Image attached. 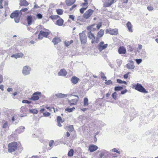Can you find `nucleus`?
I'll return each mask as SVG.
<instances>
[{
  "mask_svg": "<svg viewBox=\"0 0 158 158\" xmlns=\"http://www.w3.org/2000/svg\"><path fill=\"white\" fill-rule=\"evenodd\" d=\"M8 150L9 152L12 153L15 151L17 148V143L14 142L10 143L8 146Z\"/></svg>",
  "mask_w": 158,
  "mask_h": 158,
  "instance_id": "obj_1",
  "label": "nucleus"
},
{
  "mask_svg": "<svg viewBox=\"0 0 158 158\" xmlns=\"http://www.w3.org/2000/svg\"><path fill=\"white\" fill-rule=\"evenodd\" d=\"M133 88L135 90L142 93H147L148 92L142 85L139 83H137L136 85H133Z\"/></svg>",
  "mask_w": 158,
  "mask_h": 158,
  "instance_id": "obj_2",
  "label": "nucleus"
},
{
  "mask_svg": "<svg viewBox=\"0 0 158 158\" xmlns=\"http://www.w3.org/2000/svg\"><path fill=\"white\" fill-rule=\"evenodd\" d=\"M80 40L81 44H84L87 42V37L84 31L80 33L79 34Z\"/></svg>",
  "mask_w": 158,
  "mask_h": 158,
  "instance_id": "obj_3",
  "label": "nucleus"
},
{
  "mask_svg": "<svg viewBox=\"0 0 158 158\" xmlns=\"http://www.w3.org/2000/svg\"><path fill=\"white\" fill-rule=\"evenodd\" d=\"M103 41L101 42L98 46V48L99 51L100 52H102L103 50L106 49L108 46L107 44H104Z\"/></svg>",
  "mask_w": 158,
  "mask_h": 158,
  "instance_id": "obj_4",
  "label": "nucleus"
},
{
  "mask_svg": "<svg viewBox=\"0 0 158 158\" xmlns=\"http://www.w3.org/2000/svg\"><path fill=\"white\" fill-rule=\"evenodd\" d=\"M31 70V69L28 66H25L23 68L22 73L24 75H28L30 74Z\"/></svg>",
  "mask_w": 158,
  "mask_h": 158,
  "instance_id": "obj_5",
  "label": "nucleus"
},
{
  "mask_svg": "<svg viewBox=\"0 0 158 158\" xmlns=\"http://www.w3.org/2000/svg\"><path fill=\"white\" fill-rule=\"evenodd\" d=\"M94 10L91 9H89L83 14V16L86 19H87L91 16Z\"/></svg>",
  "mask_w": 158,
  "mask_h": 158,
  "instance_id": "obj_6",
  "label": "nucleus"
},
{
  "mask_svg": "<svg viewBox=\"0 0 158 158\" xmlns=\"http://www.w3.org/2000/svg\"><path fill=\"white\" fill-rule=\"evenodd\" d=\"M22 14L21 11L19 10H16L15 12L12 13L10 15L11 18H14L21 16Z\"/></svg>",
  "mask_w": 158,
  "mask_h": 158,
  "instance_id": "obj_7",
  "label": "nucleus"
},
{
  "mask_svg": "<svg viewBox=\"0 0 158 158\" xmlns=\"http://www.w3.org/2000/svg\"><path fill=\"white\" fill-rule=\"evenodd\" d=\"M41 93L40 92H36L34 93L32 96L31 98L30 99L33 100H37L39 99L38 95H40Z\"/></svg>",
  "mask_w": 158,
  "mask_h": 158,
  "instance_id": "obj_8",
  "label": "nucleus"
},
{
  "mask_svg": "<svg viewBox=\"0 0 158 158\" xmlns=\"http://www.w3.org/2000/svg\"><path fill=\"white\" fill-rule=\"evenodd\" d=\"M108 31L109 33L112 35H116L118 33V29H109Z\"/></svg>",
  "mask_w": 158,
  "mask_h": 158,
  "instance_id": "obj_9",
  "label": "nucleus"
},
{
  "mask_svg": "<svg viewBox=\"0 0 158 158\" xmlns=\"http://www.w3.org/2000/svg\"><path fill=\"white\" fill-rule=\"evenodd\" d=\"M115 0H106L105 3V6L106 7H109L114 2Z\"/></svg>",
  "mask_w": 158,
  "mask_h": 158,
  "instance_id": "obj_10",
  "label": "nucleus"
},
{
  "mask_svg": "<svg viewBox=\"0 0 158 158\" xmlns=\"http://www.w3.org/2000/svg\"><path fill=\"white\" fill-rule=\"evenodd\" d=\"M118 52L119 54H125L126 52V48L123 47H120L118 48Z\"/></svg>",
  "mask_w": 158,
  "mask_h": 158,
  "instance_id": "obj_11",
  "label": "nucleus"
},
{
  "mask_svg": "<svg viewBox=\"0 0 158 158\" xmlns=\"http://www.w3.org/2000/svg\"><path fill=\"white\" fill-rule=\"evenodd\" d=\"M98 148V147L94 145H91L89 147V150L90 152H93Z\"/></svg>",
  "mask_w": 158,
  "mask_h": 158,
  "instance_id": "obj_12",
  "label": "nucleus"
},
{
  "mask_svg": "<svg viewBox=\"0 0 158 158\" xmlns=\"http://www.w3.org/2000/svg\"><path fill=\"white\" fill-rule=\"evenodd\" d=\"M67 72L64 69H62L60 70V72L58 73V75L59 76H65L66 75Z\"/></svg>",
  "mask_w": 158,
  "mask_h": 158,
  "instance_id": "obj_13",
  "label": "nucleus"
},
{
  "mask_svg": "<svg viewBox=\"0 0 158 158\" xmlns=\"http://www.w3.org/2000/svg\"><path fill=\"white\" fill-rule=\"evenodd\" d=\"M61 41V40L60 38L56 37L54 38L52 40V42L54 43V45L57 44Z\"/></svg>",
  "mask_w": 158,
  "mask_h": 158,
  "instance_id": "obj_14",
  "label": "nucleus"
},
{
  "mask_svg": "<svg viewBox=\"0 0 158 158\" xmlns=\"http://www.w3.org/2000/svg\"><path fill=\"white\" fill-rule=\"evenodd\" d=\"M79 79L76 76H73L71 79V81L74 84H77L78 81Z\"/></svg>",
  "mask_w": 158,
  "mask_h": 158,
  "instance_id": "obj_15",
  "label": "nucleus"
},
{
  "mask_svg": "<svg viewBox=\"0 0 158 158\" xmlns=\"http://www.w3.org/2000/svg\"><path fill=\"white\" fill-rule=\"evenodd\" d=\"M28 4V3L26 0H21L19 3V5L21 6H27Z\"/></svg>",
  "mask_w": 158,
  "mask_h": 158,
  "instance_id": "obj_16",
  "label": "nucleus"
},
{
  "mask_svg": "<svg viewBox=\"0 0 158 158\" xmlns=\"http://www.w3.org/2000/svg\"><path fill=\"white\" fill-rule=\"evenodd\" d=\"M126 25L129 31L133 32V30L132 29V26L131 23L130 22H128L127 23Z\"/></svg>",
  "mask_w": 158,
  "mask_h": 158,
  "instance_id": "obj_17",
  "label": "nucleus"
},
{
  "mask_svg": "<svg viewBox=\"0 0 158 158\" xmlns=\"http://www.w3.org/2000/svg\"><path fill=\"white\" fill-rule=\"evenodd\" d=\"M25 127L24 126H20L19 128L17 129L16 131L19 133H21L23 132L24 130Z\"/></svg>",
  "mask_w": 158,
  "mask_h": 158,
  "instance_id": "obj_18",
  "label": "nucleus"
},
{
  "mask_svg": "<svg viewBox=\"0 0 158 158\" xmlns=\"http://www.w3.org/2000/svg\"><path fill=\"white\" fill-rule=\"evenodd\" d=\"M76 0H66L65 2L66 5L68 6H70L74 3Z\"/></svg>",
  "mask_w": 158,
  "mask_h": 158,
  "instance_id": "obj_19",
  "label": "nucleus"
},
{
  "mask_svg": "<svg viewBox=\"0 0 158 158\" xmlns=\"http://www.w3.org/2000/svg\"><path fill=\"white\" fill-rule=\"evenodd\" d=\"M56 96L58 98H62L67 96V94H63L61 93L57 94H55Z\"/></svg>",
  "mask_w": 158,
  "mask_h": 158,
  "instance_id": "obj_20",
  "label": "nucleus"
},
{
  "mask_svg": "<svg viewBox=\"0 0 158 158\" xmlns=\"http://www.w3.org/2000/svg\"><path fill=\"white\" fill-rule=\"evenodd\" d=\"M87 35L88 37L90 39L95 40V36H94V34L91 33L90 31L88 32Z\"/></svg>",
  "mask_w": 158,
  "mask_h": 158,
  "instance_id": "obj_21",
  "label": "nucleus"
},
{
  "mask_svg": "<svg viewBox=\"0 0 158 158\" xmlns=\"http://www.w3.org/2000/svg\"><path fill=\"white\" fill-rule=\"evenodd\" d=\"M23 55L22 53H17L12 55L11 56L12 57H15L16 59L18 58L22 57L23 56Z\"/></svg>",
  "mask_w": 158,
  "mask_h": 158,
  "instance_id": "obj_22",
  "label": "nucleus"
},
{
  "mask_svg": "<svg viewBox=\"0 0 158 158\" xmlns=\"http://www.w3.org/2000/svg\"><path fill=\"white\" fill-rule=\"evenodd\" d=\"M27 23L29 25H31L32 24V19L31 15L27 16Z\"/></svg>",
  "mask_w": 158,
  "mask_h": 158,
  "instance_id": "obj_23",
  "label": "nucleus"
},
{
  "mask_svg": "<svg viewBox=\"0 0 158 158\" xmlns=\"http://www.w3.org/2000/svg\"><path fill=\"white\" fill-rule=\"evenodd\" d=\"M40 35H41L42 36H44L45 37H47L49 35V33L48 32H45L42 31H41L40 32Z\"/></svg>",
  "mask_w": 158,
  "mask_h": 158,
  "instance_id": "obj_24",
  "label": "nucleus"
},
{
  "mask_svg": "<svg viewBox=\"0 0 158 158\" xmlns=\"http://www.w3.org/2000/svg\"><path fill=\"white\" fill-rule=\"evenodd\" d=\"M64 23V21L62 19H60L57 20L56 22V24L59 26H61Z\"/></svg>",
  "mask_w": 158,
  "mask_h": 158,
  "instance_id": "obj_25",
  "label": "nucleus"
},
{
  "mask_svg": "<svg viewBox=\"0 0 158 158\" xmlns=\"http://www.w3.org/2000/svg\"><path fill=\"white\" fill-rule=\"evenodd\" d=\"M104 34V31L103 30L101 29L98 33L97 36L98 37H101Z\"/></svg>",
  "mask_w": 158,
  "mask_h": 158,
  "instance_id": "obj_26",
  "label": "nucleus"
},
{
  "mask_svg": "<svg viewBox=\"0 0 158 158\" xmlns=\"http://www.w3.org/2000/svg\"><path fill=\"white\" fill-rule=\"evenodd\" d=\"M76 96L77 97V98L73 99H72L71 100H68L69 102H74L75 103H77V102L78 101V96Z\"/></svg>",
  "mask_w": 158,
  "mask_h": 158,
  "instance_id": "obj_27",
  "label": "nucleus"
},
{
  "mask_svg": "<svg viewBox=\"0 0 158 158\" xmlns=\"http://www.w3.org/2000/svg\"><path fill=\"white\" fill-rule=\"evenodd\" d=\"M127 68L128 69H132L134 68L135 66L134 65V64H127Z\"/></svg>",
  "mask_w": 158,
  "mask_h": 158,
  "instance_id": "obj_28",
  "label": "nucleus"
},
{
  "mask_svg": "<svg viewBox=\"0 0 158 158\" xmlns=\"http://www.w3.org/2000/svg\"><path fill=\"white\" fill-rule=\"evenodd\" d=\"M88 99L86 98H85L84 99V106H86L88 105Z\"/></svg>",
  "mask_w": 158,
  "mask_h": 158,
  "instance_id": "obj_29",
  "label": "nucleus"
},
{
  "mask_svg": "<svg viewBox=\"0 0 158 158\" xmlns=\"http://www.w3.org/2000/svg\"><path fill=\"white\" fill-rule=\"evenodd\" d=\"M56 12L58 15H61L63 13V10L62 9H56Z\"/></svg>",
  "mask_w": 158,
  "mask_h": 158,
  "instance_id": "obj_30",
  "label": "nucleus"
},
{
  "mask_svg": "<svg viewBox=\"0 0 158 158\" xmlns=\"http://www.w3.org/2000/svg\"><path fill=\"white\" fill-rule=\"evenodd\" d=\"M74 151L73 149H71L68 152V155L69 156H73Z\"/></svg>",
  "mask_w": 158,
  "mask_h": 158,
  "instance_id": "obj_31",
  "label": "nucleus"
},
{
  "mask_svg": "<svg viewBox=\"0 0 158 158\" xmlns=\"http://www.w3.org/2000/svg\"><path fill=\"white\" fill-rule=\"evenodd\" d=\"M123 87L122 86H117L114 87V90L115 91H119L122 90Z\"/></svg>",
  "mask_w": 158,
  "mask_h": 158,
  "instance_id": "obj_32",
  "label": "nucleus"
},
{
  "mask_svg": "<svg viewBox=\"0 0 158 158\" xmlns=\"http://www.w3.org/2000/svg\"><path fill=\"white\" fill-rule=\"evenodd\" d=\"M75 108L74 107H73L70 108H67L65 109V110L69 112H72L74 109Z\"/></svg>",
  "mask_w": 158,
  "mask_h": 158,
  "instance_id": "obj_33",
  "label": "nucleus"
},
{
  "mask_svg": "<svg viewBox=\"0 0 158 158\" xmlns=\"http://www.w3.org/2000/svg\"><path fill=\"white\" fill-rule=\"evenodd\" d=\"M60 17V16L58 15H54L51 16L50 18L52 19H57Z\"/></svg>",
  "mask_w": 158,
  "mask_h": 158,
  "instance_id": "obj_34",
  "label": "nucleus"
},
{
  "mask_svg": "<svg viewBox=\"0 0 158 158\" xmlns=\"http://www.w3.org/2000/svg\"><path fill=\"white\" fill-rule=\"evenodd\" d=\"M117 94V93L116 92H114L112 94V97L115 100L116 99Z\"/></svg>",
  "mask_w": 158,
  "mask_h": 158,
  "instance_id": "obj_35",
  "label": "nucleus"
},
{
  "mask_svg": "<svg viewBox=\"0 0 158 158\" xmlns=\"http://www.w3.org/2000/svg\"><path fill=\"white\" fill-rule=\"evenodd\" d=\"M36 17L38 19H40L42 18L43 15L41 14L38 13L36 15Z\"/></svg>",
  "mask_w": 158,
  "mask_h": 158,
  "instance_id": "obj_36",
  "label": "nucleus"
},
{
  "mask_svg": "<svg viewBox=\"0 0 158 158\" xmlns=\"http://www.w3.org/2000/svg\"><path fill=\"white\" fill-rule=\"evenodd\" d=\"M30 112L31 113H33L34 114H37L38 113V111L37 110L35 109H33V110H29Z\"/></svg>",
  "mask_w": 158,
  "mask_h": 158,
  "instance_id": "obj_37",
  "label": "nucleus"
},
{
  "mask_svg": "<svg viewBox=\"0 0 158 158\" xmlns=\"http://www.w3.org/2000/svg\"><path fill=\"white\" fill-rule=\"evenodd\" d=\"M20 16L14 18V20L15 23H18L19 21Z\"/></svg>",
  "mask_w": 158,
  "mask_h": 158,
  "instance_id": "obj_38",
  "label": "nucleus"
},
{
  "mask_svg": "<svg viewBox=\"0 0 158 158\" xmlns=\"http://www.w3.org/2000/svg\"><path fill=\"white\" fill-rule=\"evenodd\" d=\"M87 9V8L82 7L80 10V13L81 14H83L84 13V11L85 10Z\"/></svg>",
  "mask_w": 158,
  "mask_h": 158,
  "instance_id": "obj_39",
  "label": "nucleus"
},
{
  "mask_svg": "<svg viewBox=\"0 0 158 158\" xmlns=\"http://www.w3.org/2000/svg\"><path fill=\"white\" fill-rule=\"evenodd\" d=\"M105 83L107 85H109L110 84L112 83V82L111 80H109L108 81H107V80H106L105 81Z\"/></svg>",
  "mask_w": 158,
  "mask_h": 158,
  "instance_id": "obj_40",
  "label": "nucleus"
},
{
  "mask_svg": "<svg viewBox=\"0 0 158 158\" xmlns=\"http://www.w3.org/2000/svg\"><path fill=\"white\" fill-rule=\"evenodd\" d=\"M22 103H27V104H30L31 103V102L27 100H23L22 101Z\"/></svg>",
  "mask_w": 158,
  "mask_h": 158,
  "instance_id": "obj_41",
  "label": "nucleus"
},
{
  "mask_svg": "<svg viewBox=\"0 0 158 158\" xmlns=\"http://www.w3.org/2000/svg\"><path fill=\"white\" fill-rule=\"evenodd\" d=\"M64 44H65V45L67 47L69 46L70 44V42H69V41H65V42Z\"/></svg>",
  "mask_w": 158,
  "mask_h": 158,
  "instance_id": "obj_42",
  "label": "nucleus"
},
{
  "mask_svg": "<svg viewBox=\"0 0 158 158\" xmlns=\"http://www.w3.org/2000/svg\"><path fill=\"white\" fill-rule=\"evenodd\" d=\"M8 126V124L7 122H5L2 126V128H6Z\"/></svg>",
  "mask_w": 158,
  "mask_h": 158,
  "instance_id": "obj_43",
  "label": "nucleus"
},
{
  "mask_svg": "<svg viewBox=\"0 0 158 158\" xmlns=\"http://www.w3.org/2000/svg\"><path fill=\"white\" fill-rule=\"evenodd\" d=\"M25 109H26V108H25V107H24V106L20 108V109H21L20 111H21V112L22 113V112H25Z\"/></svg>",
  "mask_w": 158,
  "mask_h": 158,
  "instance_id": "obj_44",
  "label": "nucleus"
},
{
  "mask_svg": "<svg viewBox=\"0 0 158 158\" xmlns=\"http://www.w3.org/2000/svg\"><path fill=\"white\" fill-rule=\"evenodd\" d=\"M147 8L148 10L149 11H152L154 9L153 7L152 6H148L147 7Z\"/></svg>",
  "mask_w": 158,
  "mask_h": 158,
  "instance_id": "obj_45",
  "label": "nucleus"
},
{
  "mask_svg": "<svg viewBox=\"0 0 158 158\" xmlns=\"http://www.w3.org/2000/svg\"><path fill=\"white\" fill-rule=\"evenodd\" d=\"M43 114L45 116H48L50 115V114L48 112H46L43 113Z\"/></svg>",
  "mask_w": 158,
  "mask_h": 158,
  "instance_id": "obj_46",
  "label": "nucleus"
},
{
  "mask_svg": "<svg viewBox=\"0 0 158 158\" xmlns=\"http://www.w3.org/2000/svg\"><path fill=\"white\" fill-rule=\"evenodd\" d=\"M101 77L102 78L106 79V77L105 76L103 72H101Z\"/></svg>",
  "mask_w": 158,
  "mask_h": 158,
  "instance_id": "obj_47",
  "label": "nucleus"
},
{
  "mask_svg": "<svg viewBox=\"0 0 158 158\" xmlns=\"http://www.w3.org/2000/svg\"><path fill=\"white\" fill-rule=\"evenodd\" d=\"M54 143V141L53 140H51L49 142V145L50 147H51Z\"/></svg>",
  "mask_w": 158,
  "mask_h": 158,
  "instance_id": "obj_48",
  "label": "nucleus"
},
{
  "mask_svg": "<svg viewBox=\"0 0 158 158\" xmlns=\"http://www.w3.org/2000/svg\"><path fill=\"white\" fill-rule=\"evenodd\" d=\"M28 8H24L20 10L19 11H21H21H23L24 12H26L28 10Z\"/></svg>",
  "mask_w": 158,
  "mask_h": 158,
  "instance_id": "obj_49",
  "label": "nucleus"
},
{
  "mask_svg": "<svg viewBox=\"0 0 158 158\" xmlns=\"http://www.w3.org/2000/svg\"><path fill=\"white\" fill-rule=\"evenodd\" d=\"M136 61L137 64H139L142 62V60L140 59H136Z\"/></svg>",
  "mask_w": 158,
  "mask_h": 158,
  "instance_id": "obj_50",
  "label": "nucleus"
},
{
  "mask_svg": "<svg viewBox=\"0 0 158 158\" xmlns=\"http://www.w3.org/2000/svg\"><path fill=\"white\" fill-rule=\"evenodd\" d=\"M112 151L113 152H116L117 153H118V154L120 153V152L119 151H118V150H117L115 148H114L112 149Z\"/></svg>",
  "mask_w": 158,
  "mask_h": 158,
  "instance_id": "obj_51",
  "label": "nucleus"
},
{
  "mask_svg": "<svg viewBox=\"0 0 158 158\" xmlns=\"http://www.w3.org/2000/svg\"><path fill=\"white\" fill-rule=\"evenodd\" d=\"M61 120L62 119L59 116L57 117V122H60Z\"/></svg>",
  "mask_w": 158,
  "mask_h": 158,
  "instance_id": "obj_52",
  "label": "nucleus"
},
{
  "mask_svg": "<svg viewBox=\"0 0 158 158\" xmlns=\"http://www.w3.org/2000/svg\"><path fill=\"white\" fill-rule=\"evenodd\" d=\"M69 18L72 19L73 20H74V18L75 17L73 15H70L69 16Z\"/></svg>",
  "mask_w": 158,
  "mask_h": 158,
  "instance_id": "obj_53",
  "label": "nucleus"
},
{
  "mask_svg": "<svg viewBox=\"0 0 158 158\" xmlns=\"http://www.w3.org/2000/svg\"><path fill=\"white\" fill-rule=\"evenodd\" d=\"M129 73H126L123 76V77L125 79H127L128 77V74Z\"/></svg>",
  "mask_w": 158,
  "mask_h": 158,
  "instance_id": "obj_54",
  "label": "nucleus"
},
{
  "mask_svg": "<svg viewBox=\"0 0 158 158\" xmlns=\"http://www.w3.org/2000/svg\"><path fill=\"white\" fill-rule=\"evenodd\" d=\"M123 81L120 79H118L117 80V82L119 84L123 83Z\"/></svg>",
  "mask_w": 158,
  "mask_h": 158,
  "instance_id": "obj_55",
  "label": "nucleus"
},
{
  "mask_svg": "<svg viewBox=\"0 0 158 158\" xmlns=\"http://www.w3.org/2000/svg\"><path fill=\"white\" fill-rule=\"evenodd\" d=\"M127 91V90L126 89H125V90L122 91L121 92V94H125V93H126Z\"/></svg>",
  "mask_w": 158,
  "mask_h": 158,
  "instance_id": "obj_56",
  "label": "nucleus"
},
{
  "mask_svg": "<svg viewBox=\"0 0 158 158\" xmlns=\"http://www.w3.org/2000/svg\"><path fill=\"white\" fill-rule=\"evenodd\" d=\"M76 6V5H73V6L70 8V10L72 11V10H73L74 8H75Z\"/></svg>",
  "mask_w": 158,
  "mask_h": 158,
  "instance_id": "obj_57",
  "label": "nucleus"
},
{
  "mask_svg": "<svg viewBox=\"0 0 158 158\" xmlns=\"http://www.w3.org/2000/svg\"><path fill=\"white\" fill-rule=\"evenodd\" d=\"M35 4L34 6V8L35 9H37L39 8V6H38L37 4L35 3H34Z\"/></svg>",
  "mask_w": 158,
  "mask_h": 158,
  "instance_id": "obj_58",
  "label": "nucleus"
},
{
  "mask_svg": "<svg viewBox=\"0 0 158 158\" xmlns=\"http://www.w3.org/2000/svg\"><path fill=\"white\" fill-rule=\"evenodd\" d=\"M42 36H42V35H40V33H39V34L38 35V39L39 40H42L43 38Z\"/></svg>",
  "mask_w": 158,
  "mask_h": 158,
  "instance_id": "obj_59",
  "label": "nucleus"
},
{
  "mask_svg": "<svg viewBox=\"0 0 158 158\" xmlns=\"http://www.w3.org/2000/svg\"><path fill=\"white\" fill-rule=\"evenodd\" d=\"M0 89L3 91L4 90V86L3 85H0Z\"/></svg>",
  "mask_w": 158,
  "mask_h": 158,
  "instance_id": "obj_60",
  "label": "nucleus"
},
{
  "mask_svg": "<svg viewBox=\"0 0 158 158\" xmlns=\"http://www.w3.org/2000/svg\"><path fill=\"white\" fill-rule=\"evenodd\" d=\"M99 38H100V37H98V36H97L96 39H95V41L96 43H97L99 42Z\"/></svg>",
  "mask_w": 158,
  "mask_h": 158,
  "instance_id": "obj_61",
  "label": "nucleus"
},
{
  "mask_svg": "<svg viewBox=\"0 0 158 158\" xmlns=\"http://www.w3.org/2000/svg\"><path fill=\"white\" fill-rule=\"evenodd\" d=\"M3 80L2 76V75H0V83H1L2 81Z\"/></svg>",
  "mask_w": 158,
  "mask_h": 158,
  "instance_id": "obj_62",
  "label": "nucleus"
},
{
  "mask_svg": "<svg viewBox=\"0 0 158 158\" xmlns=\"http://www.w3.org/2000/svg\"><path fill=\"white\" fill-rule=\"evenodd\" d=\"M104 156V154L103 153H101L100 154V157L101 158H102Z\"/></svg>",
  "mask_w": 158,
  "mask_h": 158,
  "instance_id": "obj_63",
  "label": "nucleus"
},
{
  "mask_svg": "<svg viewBox=\"0 0 158 158\" xmlns=\"http://www.w3.org/2000/svg\"><path fill=\"white\" fill-rule=\"evenodd\" d=\"M12 90V88H8L7 89V91L8 92H10Z\"/></svg>",
  "mask_w": 158,
  "mask_h": 158,
  "instance_id": "obj_64",
  "label": "nucleus"
}]
</instances>
